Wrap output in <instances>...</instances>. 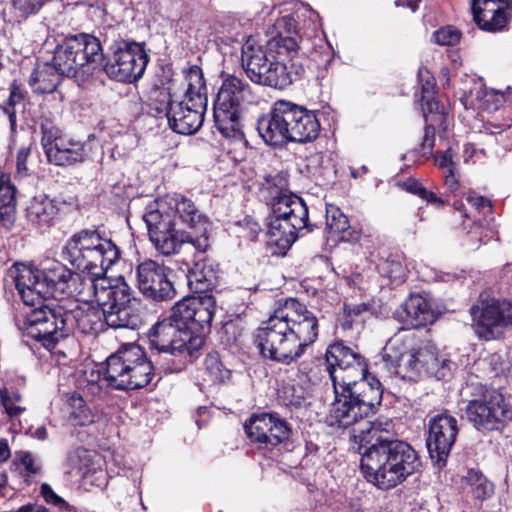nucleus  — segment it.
<instances>
[{
	"instance_id": "nucleus-55",
	"label": "nucleus",
	"mask_w": 512,
	"mask_h": 512,
	"mask_svg": "<svg viewBox=\"0 0 512 512\" xmlns=\"http://www.w3.org/2000/svg\"><path fill=\"white\" fill-rule=\"evenodd\" d=\"M368 309L369 305L366 303H359L354 305L345 304L343 308L344 313L350 318V322H352L355 317H358L363 312H366Z\"/></svg>"
},
{
	"instance_id": "nucleus-32",
	"label": "nucleus",
	"mask_w": 512,
	"mask_h": 512,
	"mask_svg": "<svg viewBox=\"0 0 512 512\" xmlns=\"http://www.w3.org/2000/svg\"><path fill=\"white\" fill-rule=\"evenodd\" d=\"M63 75L52 63L38 66L30 75L29 85L38 94L53 93L61 83Z\"/></svg>"
},
{
	"instance_id": "nucleus-12",
	"label": "nucleus",
	"mask_w": 512,
	"mask_h": 512,
	"mask_svg": "<svg viewBox=\"0 0 512 512\" xmlns=\"http://www.w3.org/2000/svg\"><path fill=\"white\" fill-rule=\"evenodd\" d=\"M266 226L268 243L277 246L281 252L292 246L302 230H313L306 203L294 193L275 204L266 218Z\"/></svg>"
},
{
	"instance_id": "nucleus-21",
	"label": "nucleus",
	"mask_w": 512,
	"mask_h": 512,
	"mask_svg": "<svg viewBox=\"0 0 512 512\" xmlns=\"http://www.w3.org/2000/svg\"><path fill=\"white\" fill-rule=\"evenodd\" d=\"M158 96L161 103L156 105L154 110L166 115L173 131L191 135L201 128L207 108V98H199V101L186 99V101L176 102L170 99V94L166 91H159Z\"/></svg>"
},
{
	"instance_id": "nucleus-48",
	"label": "nucleus",
	"mask_w": 512,
	"mask_h": 512,
	"mask_svg": "<svg viewBox=\"0 0 512 512\" xmlns=\"http://www.w3.org/2000/svg\"><path fill=\"white\" fill-rule=\"evenodd\" d=\"M454 153L451 148H448L444 152H437L435 154V164L438 168L444 170L445 172L455 169L456 164L453 160Z\"/></svg>"
},
{
	"instance_id": "nucleus-35",
	"label": "nucleus",
	"mask_w": 512,
	"mask_h": 512,
	"mask_svg": "<svg viewBox=\"0 0 512 512\" xmlns=\"http://www.w3.org/2000/svg\"><path fill=\"white\" fill-rule=\"evenodd\" d=\"M378 271L392 283H403L408 272L404 255L398 252L389 254L379 262Z\"/></svg>"
},
{
	"instance_id": "nucleus-8",
	"label": "nucleus",
	"mask_w": 512,
	"mask_h": 512,
	"mask_svg": "<svg viewBox=\"0 0 512 512\" xmlns=\"http://www.w3.org/2000/svg\"><path fill=\"white\" fill-rule=\"evenodd\" d=\"M383 362L387 369L402 379L415 381L424 373H433L440 366L437 349L414 333H397L384 347Z\"/></svg>"
},
{
	"instance_id": "nucleus-20",
	"label": "nucleus",
	"mask_w": 512,
	"mask_h": 512,
	"mask_svg": "<svg viewBox=\"0 0 512 512\" xmlns=\"http://www.w3.org/2000/svg\"><path fill=\"white\" fill-rule=\"evenodd\" d=\"M41 144L49 163L68 167L81 164L90 158V149L84 141L63 135L52 124L41 125Z\"/></svg>"
},
{
	"instance_id": "nucleus-36",
	"label": "nucleus",
	"mask_w": 512,
	"mask_h": 512,
	"mask_svg": "<svg viewBox=\"0 0 512 512\" xmlns=\"http://www.w3.org/2000/svg\"><path fill=\"white\" fill-rule=\"evenodd\" d=\"M510 8L486 10L485 13L473 16L480 29L488 32H501L511 20Z\"/></svg>"
},
{
	"instance_id": "nucleus-50",
	"label": "nucleus",
	"mask_w": 512,
	"mask_h": 512,
	"mask_svg": "<svg viewBox=\"0 0 512 512\" xmlns=\"http://www.w3.org/2000/svg\"><path fill=\"white\" fill-rule=\"evenodd\" d=\"M435 94V83L432 77H428L424 83H422V95L421 101L427 104L430 110H432V99Z\"/></svg>"
},
{
	"instance_id": "nucleus-11",
	"label": "nucleus",
	"mask_w": 512,
	"mask_h": 512,
	"mask_svg": "<svg viewBox=\"0 0 512 512\" xmlns=\"http://www.w3.org/2000/svg\"><path fill=\"white\" fill-rule=\"evenodd\" d=\"M254 102L256 96L246 81L234 75H224L213 107L214 121L220 133L227 138L241 136V112Z\"/></svg>"
},
{
	"instance_id": "nucleus-14",
	"label": "nucleus",
	"mask_w": 512,
	"mask_h": 512,
	"mask_svg": "<svg viewBox=\"0 0 512 512\" xmlns=\"http://www.w3.org/2000/svg\"><path fill=\"white\" fill-rule=\"evenodd\" d=\"M464 415L478 431H495L512 420V403L498 390L477 386L464 409Z\"/></svg>"
},
{
	"instance_id": "nucleus-57",
	"label": "nucleus",
	"mask_w": 512,
	"mask_h": 512,
	"mask_svg": "<svg viewBox=\"0 0 512 512\" xmlns=\"http://www.w3.org/2000/svg\"><path fill=\"white\" fill-rule=\"evenodd\" d=\"M402 185L406 191L418 195L419 197L421 196L422 191L425 189L421 183L413 178L407 179L405 182H403Z\"/></svg>"
},
{
	"instance_id": "nucleus-1",
	"label": "nucleus",
	"mask_w": 512,
	"mask_h": 512,
	"mask_svg": "<svg viewBox=\"0 0 512 512\" xmlns=\"http://www.w3.org/2000/svg\"><path fill=\"white\" fill-rule=\"evenodd\" d=\"M325 360L335 395L327 424L346 429L374 413L381 405L383 389L378 380L365 378L368 365L357 349L343 342L333 343L326 350Z\"/></svg>"
},
{
	"instance_id": "nucleus-43",
	"label": "nucleus",
	"mask_w": 512,
	"mask_h": 512,
	"mask_svg": "<svg viewBox=\"0 0 512 512\" xmlns=\"http://www.w3.org/2000/svg\"><path fill=\"white\" fill-rule=\"evenodd\" d=\"M326 225L331 233L339 234L349 228V220L338 208L327 209Z\"/></svg>"
},
{
	"instance_id": "nucleus-46",
	"label": "nucleus",
	"mask_w": 512,
	"mask_h": 512,
	"mask_svg": "<svg viewBox=\"0 0 512 512\" xmlns=\"http://www.w3.org/2000/svg\"><path fill=\"white\" fill-rule=\"evenodd\" d=\"M512 7L510 0H473V16L485 13L486 10H500Z\"/></svg>"
},
{
	"instance_id": "nucleus-61",
	"label": "nucleus",
	"mask_w": 512,
	"mask_h": 512,
	"mask_svg": "<svg viewBox=\"0 0 512 512\" xmlns=\"http://www.w3.org/2000/svg\"><path fill=\"white\" fill-rule=\"evenodd\" d=\"M87 454V450L85 449H76L69 455V461L70 463L77 468L78 470H81V467L77 465V460L80 459L82 456Z\"/></svg>"
},
{
	"instance_id": "nucleus-40",
	"label": "nucleus",
	"mask_w": 512,
	"mask_h": 512,
	"mask_svg": "<svg viewBox=\"0 0 512 512\" xmlns=\"http://www.w3.org/2000/svg\"><path fill=\"white\" fill-rule=\"evenodd\" d=\"M10 93L6 105L3 107L4 113L8 116L11 130L14 131L16 128V106L20 105L25 98V91L21 84L17 81H13L10 84Z\"/></svg>"
},
{
	"instance_id": "nucleus-41",
	"label": "nucleus",
	"mask_w": 512,
	"mask_h": 512,
	"mask_svg": "<svg viewBox=\"0 0 512 512\" xmlns=\"http://www.w3.org/2000/svg\"><path fill=\"white\" fill-rule=\"evenodd\" d=\"M278 399L285 406L301 407L306 400V391L300 385L284 384L278 390Z\"/></svg>"
},
{
	"instance_id": "nucleus-33",
	"label": "nucleus",
	"mask_w": 512,
	"mask_h": 512,
	"mask_svg": "<svg viewBox=\"0 0 512 512\" xmlns=\"http://www.w3.org/2000/svg\"><path fill=\"white\" fill-rule=\"evenodd\" d=\"M16 218L15 188L10 184L9 177L0 175V225L9 230Z\"/></svg>"
},
{
	"instance_id": "nucleus-37",
	"label": "nucleus",
	"mask_w": 512,
	"mask_h": 512,
	"mask_svg": "<svg viewBox=\"0 0 512 512\" xmlns=\"http://www.w3.org/2000/svg\"><path fill=\"white\" fill-rule=\"evenodd\" d=\"M461 485L464 490L477 499H484L493 492L492 484L480 471L474 469L468 470L467 474L463 476Z\"/></svg>"
},
{
	"instance_id": "nucleus-4",
	"label": "nucleus",
	"mask_w": 512,
	"mask_h": 512,
	"mask_svg": "<svg viewBox=\"0 0 512 512\" xmlns=\"http://www.w3.org/2000/svg\"><path fill=\"white\" fill-rule=\"evenodd\" d=\"M216 310L212 295L186 297L172 308L171 315L157 322L148 332L151 350L179 357L176 370H182L205 343Z\"/></svg>"
},
{
	"instance_id": "nucleus-26",
	"label": "nucleus",
	"mask_w": 512,
	"mask_h": 512,
	"mask_svg": "<svg viewBox=\"0 0 512 512\" xmlns=\"http://www.w3.org/2000/svg\"><path fill=\"white\" fill-rule=\"evenodd\" d=\"M66 204L65 201H59L45 194H40L28 202L25 216L32 226L40 230H46L60 220Z\"/></svg>"
},
{
	"instance_id": "nucleus-23",
	"label": "nucleus",
	"mask_w": 512,
	"mask_h": 512,
	"mask_svg": "<svg viewBox=\"0 0 512 512\" xmlns=\"http://www.w3.org/2000/svg\"><path fill=\"white\" fill-rule=\"evenodd\" d=\"M171 269L157 261L146 259L136 266V280L139 291L154 301H168L176 296V289L170 279Z\"/></svg>"
},
{
	"instance_id": "nucleus-59",
	"label": "nucleus",
	"mask_w": 512,
	"mask_h": 512,
	"mask_svg": "<svg viewBox=\"0 0 512 512\" xmlns=\"http://www.w3.org/2000/svg\"><path fill=\"white\" fill-rule=\"evenodd\" d=\"M22 464L24 465L28 474H37L40 471V467L35 464V461L30 454H26L22 458Z\"/></svg>"
},
{
	"instance_id": "nucleus-25",
	"label": "nucleus",
	"mask_w": 512,
	"mask_h": 512,
	"mask_svg": "<svg viewBox=\"0 0 512 512\" xmlns=\"http://www.w3.org/2000/svg\"><path fill=\"white\" fill-rule=\"evenodd\" d=\"M428 427L426 445L430 458L444 466L458 435L457 420L448 414H438L430 419Z\"/></svg>"
},
{
	"instance_id": "nucleus-15",
	"label": "nucleus",
	"mask_w": 512,
	"mask_h": 512,
	"mask_svg": "<svg viewBox=\"0 0 512 512\" xmlns=\"http://www.w3.org/2000/svg\"><path fill=\"white\" fill-rule=\"evenodd\" d=\"M469 313L471 327L482 341L499 340L512 329V302L506 299L480 296Z\"/></svg>"
},
{
	"instance_id": "nucleus-5",
	"label": "nucleus",
	"mask_w": 512,
	"mask_h": 512,
	"mask_svg": "<svg viewBox=\"0 0 512 512\" xmlns=\"http://www.w3.org/2000/svg\"><path fill=\"white\" fill-rule=\"evenodd\" d=\"M318 333L316 315L297 299L288 298L257 328L254 342L264 358L290 365L303 356Z\"/></svg>"
},
{
	"instance_id": "nucleus-60",
	"label": "nucleus",
	"mask_w": 512,
	"mask_h": 512,
	"mask_svg": "<svg viewBox=\"0 0 512 512\" xmlns=\"http://www.w3.org/2000/svg\"><path fill=\"white\" fill-rule=\"evenodd\" d=\"M28 433L31 435V437L37 439V440H45L47 439L48 433L45 426H38L36 428H30L28 430Z\"/></svg>"
},
{
	"instance_id": "nucleus-56",
	"label": "nucleus",
	"mask_w": 512,
	"mask_h": 512,
	"mask_svg": "<svg viewBox=\"0 0 512 512\" xmlns=\"http://www.w3.org/2000/svg\"><path fill=\"white\" fill-rule=\"evenodd\" d=\"M444 184H445L446 188L451 192H455L456 190H458V188L460 186V182H459V174H458L456 168L445 172Z\"/></svg>"
},
{
	"instance_id": "nucleus-2",
	"label": "nucleus",
	"mask_w": 512,
	"mask_h": 512,
	"mask_svg": "<svg viewBox=\"0 0 512 512\" xmlns=\"http://www.w3.org/2000/svg\"><path fill=\"white\" fill-rule=\"evenodd\" d=\"M357 423L351 440L359 444L361 471L365 479L382 490L395 488L419 471L421 461L416 450L407 442L393 440L394 424L390 418Z\"/></svg>"
},
{
	"instance_id": "nucleus-19",
	"label": "nucleus",
	"mask_w": 512,
	"mask_h": 512,
	"mask_svg": "<svg viewBox=\"0 0 512 512\" xmlns=\"http://www.w3.org/2000/svg\"><path fill=\"white\" fill-rule=\"evenodd\" d=\"M143 220L147 225L151 242L161 254L166 256L175 254L184 244V240L179 238L175 229V219L167 201L161 200L149 204Z\"/></svg>"
},
{
	"instance_id": "nucleus-31",
	"label": "nucleus",
	"mask_w": 512,
	"mask_h": 512,
	"mask_svg": "<svg viewBox=\"0 0 512 512\" xmlns=\"http://www.w3.org/2000/svg\"><path fill=\"white\" fill-rule=\"evenodd\" d=\"M68 321L70 323L69 335L75 330L83 334H92L98 332L102 327L100 312L94 308L68 309Z\"/></svg>"
},
{
	"instance_id": "nucleus-29",
	"label": "nucleus",
	"mask_w": 512,
	"mask_h": 512,
	"mask_svg": "<svg viewBox=\"0 0 512 512\" xmlns=\"http://www.w3.org/2000/svg\"><path fill=\"white\" fill-rule=\"evenodd\" d=\"M402 320L413 328L425 327L435 321L429 302L421 295H411L402 305Z\"/></svg>"
},
{
	"instance_id": "nucleus-64",
	"label": "nucleus",
	"mask_w": 512,
	"mask_h": 512,
	"mask_svg": "<svg viewBox=\"0 0 512 512\" xmlns=\"http://www.w3.org/2000/svg\"><path fill=\"white\" fill-rule=\"evenodd\" d=\"M10 457V450L6 440H0V461H6Z\"/></svg>"
},
{
	"instance_id": "nucleus-47",
	"label": "nucleus",
	"mask_w": 512,
	"mask_h": 512,
	"mask_svg": "<svg viewBox=\"0 0 512 512\" xmlns=\"http://www.w3.org/2000/svg\"><path fill=\"white\" fill-rule=\"evenodd\" d=\"M273 30V35L295 36L298 39L297 24L290 15L277 19Z\"/></svg>"
},
{
	"instance_id": "nucleus-17",
	"label": "nucleus",
	"mask_w": 512,
	"mask_h": 512,
	"mask_svg": "<svg viewBox=\"0 0 512 512\" xmlns=\"http://www.w3.org/2000/svg\"><path fill=\"white\" fill-rule=\"evenodd\" d=\"M110 49L112 54L103 66L109 78L133 83L143 76L149 62L144 42L121 39L115 41Z\"/></svg>"
},
{
	"instance_id": "nucleus-3",
	"label": "nucleus",
	"mask_w": 512,
	"mask_h": 512,
	"mask_svg": "<svg viewBox=\"0 0 512 512\" xmlns=\"http://www.w3.org/2000/svg\"><path fill=\"white\" fill-rule=\"evenodd\" d=\"M63 255L81 271L73 272L66 297L98 306L105 303L115 284V279L107 278L106 272L120 259L116 244L102 237L96 229H82L68 239Z\"/></svg>"
},
{
	"instance_id": "nucleus-45",
	"label": "nucleus",
	"mask_w": 512,
	"mask_h": 512,
	"mask_svg": "<svg viewBox=\"0 0 512 512\" xmlns=\"http://www.w3.org/2000/svg\"><path fill=\"white\" fill-rule=\"evenodd\" d=\"M49 0H12L16 13L23 18L37 14Z\"/></svg>"
},
{
	"instance_id": "nucleus-49",
	"label": "nucleus",
	"mask_w": 512,
	"mask_h": 512,
	"mask_svg": "<svg viewBox=\"0 0 512 512\" xmlns=\"http://www.w3.org/2000/svg\"><path fill=\"white\" fill-rule=\"evenodd\" d=\"M486 157L484 149H477L473 144H466L463 150V159L465 163H477Z\"/></svg>"
},
{
	"instance_id": "nucleus-62",
	"label": "nucleus",
	"mask_w": 512,
	"mask_h": 512,
	"mask_svg": "<svg viewBox=\"0 0 512 512\" xmlns=\"http://www.w3.org/2000/svg\"><path fill=\"white\" fill-rule=\"evenodd\" d=\"M245 222H246V225L250 229L249 237L255 238L261 230L259 224L256 222H253L251 219H245Z\"/></svg>"
},
{
	"instance_id": "nucleus-30",
	"label": "nucleus",
	"mask_w": 512,
	"mask_h": 512,
	"mask_svg": "<svg viewBox=\"0 0 512 512\" xmlns=\"http://www.w3.org/2000/svg\"><path fill=\"white\" fill-rule=\"evenodd\" d=\"M291 194L293 193L289 191L288 176L284 172L266 175L259 189L260 198L271 206V211L282 198Z\"/></svg>"
},
{
	"instance_id": "nucleus-54",
	"label": "nucleus",
	"mask_w": 512,
	"mask_h": 512,
	"mask_svg": "<svg viewBox=\"0 0 512 512\" xmlns=\"http://www.w3.org/2000/svg\"><path fill=\"white\" fill-rule=\"evenodd\" d=\"M467 201L472 207L478 211H482L484 214L492 210L490 200L483 196H469Z\"/></svg>"
},
{
	"instance_id": "nucleus-22",
	"label": "nucleus",
	"mask_w": 512,
	"mask_h": 512,
	"mask_svg": "<svg viewBox=\"0 0 512 512\" xmlns=\"http://www.w3.org/2000/svg\"><path fill=\"white\" fill-rule=\"evenodd\" d=\"M244 429L250 442L264 452L286 444L291 435L289 424L274 413L252 415L245 422Z\"/></svg>"
},
{
	"instance_id": "nucleus-53",
	"label": "nucleus",
	"mask_w": 512,
	"mask_h": 512,
	"mask_svg": "<svg viewBox=\"0 0 512 512\" xmlns=\"http://www.w3.org/2000/svg\"><path fill=\"white\" fill-rule=\"evenodd\" d=\"M30 154L28 147H21L16 155V169L19 175H25L27 173V159Z\"/></svg>"
},
{
	"instance_id": "nucleus-28",
	"label": "nucleus",
	"mask_w": 512,
	"mask_h": 512,
	"mask_svg": "<svg viewBox=\"0 0 512 512\" xmlns=\"http://www.w3.org/2000/svg\"><path fill=\"white\" fill-rule=\"evenodd\" d=\"M503 100V95L487 89L481 83H475L472 88L465 91L460 98L465 109L495 111Z\"/></svg>"
},
{
	"instance_id": "nucleus-27",
	"label": "nucleus",
	"mask_w": 512,
	"mask_h": 512,
	"mask_svg": "<svg viewBox=\"0 0 512 512\" xmlns=\"http://www.w3.org/2000/svg\"><path fill=\"white\" fill-rule=\"evenodd\" d=\"M187 281L189 288L195 293L211 291L218 284L219 267L211 260H199L188 271Z\"/></svg>"
},
{
	"instance_id": "nucleus-10",
	"label": "nucleus",
	"mask_w": 512,
	"mask_h": 512,
	"mask_svg": "<svg viewBox=\"0 0 512 512\" xmlns=\"http://www.w3.org/2000/svg\"><path fill=\"white\" fill-rule=\"evenodd\" d=\"M73 272L61 263L39 270L23 267L14 276L15 286L23 302L36 306L41 301L66 298Z\"/></svg>"
},
{
	"instance_id": "nucleus-18",
	"label": "nucleus",
	"mask_w": 512,
	"mask_h": 512,
	"mask_svg": "<svg viewBox=\"0 0 512 512\" xmlns=\"http://www.w3.org/2000/svg\"><path fill=\"white\" fill-rule=\"evenodd\" d=\"M107 298L105 303L99 306L101 315L109 327L136 329L140 325L141 319L134 307L139 299L123 277L115 278L114 288Z\"/></svg>"
},
{
	"instance_id": "nucleus-34",
	"label": "nucleus",
	"mask_w": 512,
	"mask_h": 512,
	"mask_svg": "<svg viewBox=\"0 0 512 512\" xmlns=\"http://www.w3.org/2000/svg\"><path fill=\"white\" fill-rule=\"evenodd\" d=\"M232 372L222 363L216 352L208 353L204 359L203 380L211 385L230 383Z\"/></svg>"
},
{
	"instance_id": "nucleus-9",
	"label": "nucleus",
	"mask_w": 512,
	"mask_h": 512,
	"mask_svg": "<svg viewBox=\"0 0 512 512\" xmlns=\"http://www.w3.org/2000/svg\"><path fill=\"white\" fill-rule=\"evenodd\" d=\"M153 376L154 366L138 345H123L106 359L104 380L114 389H140L147 386Z\"/></svg>"
},
{
	"instance_id": "nucleus-51",
	"label": "nucleus",
	"mask_w": 512,
	"mask_h": 512,
	"mask_svg": "<svg viewBox=\"0 0 512 512\" xmlns=\"http://www.w3.org/2000/svg\"><path fill=\"white\" fill-rule=\"evenodd\" d=\"M41 495L45 502L53 505H65L66 502L58 496L47 483L41 485Z\"/></svg>"
},
{
	"instance_id": "nucleus-7",
	"label": "nucleus",
	"mask_w": 512,
	"mask_h": 512,
	"mask_svg": "<svg viewBox=\"0 0 512 512\" xmlns=\"http://www.w3.org/2000/svg\"><path fill=\"white\" fill-rule=\"evenodd\" d=\"M257 131L267 145L281 148L289 142H313L320 134L321 125L316 111L278 100L258 119Z\"/></svg>"
},
{
	"instance_id": "nucleus-24",
	"label": "nucleus",
	"mask_w": 512,
	"mask_h": 512,
	"mask_svg": "<svg viewBox=\"0 0 512 512\" xmlns=\"http://www.w3.org/2000/svg\"><path fill=\"white\" fill-rule=\"evenodd\" d=\"M167 203H169L174 219L178 218L183 224L199 233L198 236L186 235L185 238H182L184 243L191 244L198 252H205L209 247L207 235L210 226L209 218L198 209L191 199L181 194L174 195Z\"/></svg>"
},
{
	"instance_id": "nucleus-42",
	"label": "nucleus",
	"mask_w": 512,
	"mask_h": 512,
	"mask_svg": "<svg viewBox=\"0 0 512 512\" xmlns=\"http://www.w3.org/2000/svg\"><path fill=\"white\" fill-rule=\"evenodd\" d=\"M0 399L5 412L11 419L20 416L26 410V407L22 405V395L18 391H11L7 388L1 389Z\"/></svg>"
},
{
	"instance_id": "nucleus-38",
	"label": "nucleus",
	"mask_w": 512,
	"mask_h": 512,
	"mask_svg": "<svg viewBox=\"0 0 512 512\" xmlns=\"http://www.w3.org/2000/svg\"><path fill=\"white\" fill-rule=\"evenodd\" d=\"M185 73L187 89L185 91L186 99L199 101V98L206 97V85L201 68L197 65L190 66Z\"/></svg>"
},
{
	"instance_id": "nucleus-44",
	"label": "nucleus",
	"mask_w": 512,
	"mask_h": 512,
	"mask_svg": "<svg viewBox=\"0 0 512 512\" xmlns=\"http://www.w3.org/2000/svg\"><path fill=\"white\" fill-rule=\"evenodd\" d=\"M432 37L433 41L438 45L454 46L459 43L461 32L452 26H446L436 30Z\"/></svg>"
},
{
	"instance_id": "nucleus-13",
	"label": "nucleus",
	"mask_w": 512,
	"mask_h": 512,
	"mask_svg": "<svg viewBox=\"0 0 512 512\" xmlns=\"http://www.w3.org/2000/svg\"><path fill=\"white\" fill-rule=\"evenodd\" d=\"M103 59L100 40L91 34L80 33L66 37L54 51L52 64L66 77L89 73L91 65Z\"/></svg>"
},
{
	"instance_id": "nucleus-39",
	"label": "nucleus",
	"mask_w": 512,
	"mask_h": 512,
	"mask_svg": "<svg viewBox=\"0 0 512 512\" xmlns=\"http://www.w3.org/2000/svg\"><path fill=\"white\" fill-rule=\"evenodd\" d=\"M69 406L71 409L69 419L74 425L85 426L94 422V415L81 396L72 395Z\"/></svg>"
},
{
	"instance_id": "nucleus-58",
	"label": "nucleus",
	"mask_w": 512,
	"mask_h": 512,
	"mask_svg": "<svg viewBox=\"0 0 512 512\" xmlns=\"http://www.w3.org/2000/svg\"><path fill=\"white\" fill-rule=\"evenodd\" d=\"M423 200H425L429 204H433L436 207H442L444 205V201L438 197L434 192L427 190L426 188L422 191L420 196Z\"/></svg>"
},
{
	"instance_id": "nucleus-16",
	"label": "nucleus",
	"mask_w": 512,
	"mask_h": 512,
	"mask_svg": "<svg viewBox=\"0 0 512 512\" xmlns=\"http://www.w3.org/2000/svg\"><path fill=\"white\" fill-rule=\"evenodd\" d=\"M38 304L27 314L23 329L27 336L52 350L69 336L68 309L56 303Z\"/></svg>"
},
{
	"instance_id": "nucleus-6",
	"label": "nucleus",
	"mask_w": 512,
	"mask_h": 512,
	"mask_svg": "<svg viewBox=\"0 0 512 512\" xmlns=\"http://www.w3.org/2000/svg\"><path fill=\"white\" fill-rule=\"evenodd\" d=\"M298 50L295 36L272 35L265 46L249 37L242 46V67L253 83L283 89L299 77L298 72L288 71L286 65Z\"/></svg>"
},
{
	"instance_id": "nucleus-63",
	"label": "nucleus",
	"mask_w": 512,
	"mask_h": 512,
	"mask_svg": "<svg viewBox=\"0 0 512 512\" xmlns=\"http://www.w3.org/2000/svg\"><path fill=\"white\" fill-rule=\"evenodd\" d=\"M421 0H397L396 6H403L410 8L413 12L418 8V3Z\"/></svg>"
},
{
	"instance_id": "nucleus-52",
	"label": "nucleus",
	"mask_w": 512,
	"mask_h": 512,
	"mask_svg": "<svg viewBox=\"0 0 512 512\" xmlns=\"http://www.w3.org/2000/svg\"><path fill=\"white\" fill-rule=\"evenodd\" d=\"M435 145V128L432 125H427L424 128V136L421 142V148L426 152H431Z\"/></svg>"
}]
</instances>
